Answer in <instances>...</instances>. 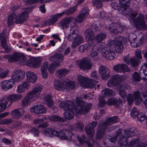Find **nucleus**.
<instances>
[{"mask_svg": "<svg viewBox=\"0 0 147 147\" xmlns=\"http://www.w3.org/2000/svg\"><path fill=\"white\" fill-rule=\"evenodd\" d=\"M102 97L100 96L98 103V106L99 107H104L106 103V101L102 98Z\"/></svg>", "mask_w": 147, "mask_h": 147, "instance_id": "nucleus-57", "label": "nucleus"}, {"mask_svg": "<svg viewBox=\"0 0 147 147\" xmlns=\"http://www.w3.org/2000/svg\"><path fill=\"white\" fill-rule=\"evenodd\" d=\"M16 16L15 13H13L11 14L9 16L7 19V24L9 26L14 24L15 22H16Z\"/></svg>", "mask_w": 147, "mask_h": 147, "instance_id": "nucleus-37", "label": "nucleus"}, {"mask_svg": "<svg viewBox=\"0 0 147 147\" xmlns=\"http://www.w3.org/2000/svg\"><path fill=\"white\" fill-rule=\"evenodd\" d=\"M92 46L88 43L80 46L79 47V51L81 52H83L85 51L88 50Z\"/></svg>", "mask_w": 147, "mask_h": 147, "instance_id": "nucleus-46", "label": "nucleus"}, {"mask_svg": "<svg viewBox=\"0 0 147 147\" xmlns=\"http://www.w3.org/2000/svg\"><path fill=\"white\" fill-rule=\"evenodd\" d=\"M31 11V9L30 8L23 9L22 12L16 20V23H22L24 21L26 20L28 18V13Z\"/></svg>", "mask_w": 147, "mask_h": 147, "instance_id": "nucleus-8", "label": "nucleus"}, {"mask_svg": "<svg viewBox=\"0 0 147 147\" xmlns=\"http://www.w3.org/2000/svg\"><path fill=\"white\" fill-rule=\"evenodd\" d=\"M26 76L27 81L34 83L36 82L37 77L34 73L30 71H28L26 73Z\"/></svg>", "mask_w": 147, "mask_h": 147, "instance_id": "nucleus-35", "label": "nucleus"}, {"mask_svg": "<svg viewBox=\"0 0 147 147\" xmlns=\"http://www.w3.org/2000/svg\"><path fill=\"white\" fill-rule=\"evenodd\" d=\"M133 94L134 99L137 103L136 104H139L142 100L140 93L139 91H136L134 92Z\"/></svg>", "mask_w": 147, "mask_h": 147, "instance_id": "nucleus-38", "label": "nucleus"}, {"mask_svg": "<svg viewBox=\"0 0 147 147\" xmlns=\"http://www.w3.org/2000/svg\"><path fill=\"white\" fill-rule=\"evenodd\" d=\"M113 68L114 71L117 72H124L129 71V69L126 65L124 64L115 65L113 66Z\"/></svg>", "mask_w": 147, "mask_h": 147, "instance_id": "nucleus-21", "label": "nucleus"}, {"mask_svg": "<svg viewBox=\"0 0 147 147\" xmlns=\"http://www.w3.org/2000/svg\"><path fill=\"white\" fill-rule=\"evenodd\" d=\"M76 8L75 7H72L67 10L66 12V14L68 15H70L76 11Z\"/></svg>", "mask_w": 147, "mask_h": 147, "instance_id": "nucleus-64", "label": "nucleus"}, {"mask_svg": "<svg viewBox=\"0 0 147 147\" xmlns=\"http://www.w3.org/2000/svg\"><path fill=\"white\" fill-rule=\"evenodd\" d=\"M98 124L97 122L93 121L92 123H89L88 125L85 128V131L88 137L91 138L94 135V131L93 128Z\"/></svg>", "mask_w": 147, "mask_h": 147, "instance_id": "nucleus-14", "label": "nucleus"}, {"mask_svg": "<svg viewBox=\"0 0 147 147\" xmlns=\"http://www.w3.org/2000/svg\"><path fill=\"white\" fill-rule=\"evenodd\" d=\"M72 136V132L69 130L64 129L59 132L58 136L62 139L69 140L71 138Z\"/></svg>", "mask_w": 147, "mask_h": 147, "instance_id": "nucleus-15", "label": "nucleus"}, {"mask_svg": "<svg viewBox=\"0 0 147 147\" xmlns=\"http://www.w3.org/2000/svg\"><path fill=\"white\" fill-rule=\"evenodd\" d=\"M42 91L41 86H39L35 87L28 92L22 100V107H25L29 105L32 102L38 97Z\"/></svg>", "mask_w": 147, "mask_h": 147, "instance_id": "nucleus-4", "label": "nucleus"}, {"mask_svg": "<svg viewBox=\"0 0 147 147\" xmlns=\"http://www.w3.org/2000/svg\"><path fill=\"white\" fill-rule=\"evenodd\" d=\"M107 35L105 33H100L98 34L96 36L95 38L96 41L97 43L101 42L106 37Z\"/></svg>", "mask_w": 147, "mask_h": 147, "instance_id": "nucleus-39", "label": "nucleus"}, {"mask_svg": "<svg viewBox=\"0 0 147 147\" xmlns=\"http://www.w3.org/2000/svg\"><path fill=\"white\" fill-rule=\"evenodd\" d=\"M119 94L120 96L123 99L125 98L126 96V93L124 90L119 89Z\"/></svg>", "mask_w": 147, "mask_h": 147, "instance_id": "nucleus-63", "label": "nucleus"}, {"mask_svg": "<svg viewBox=\"0 0 147 147\" xmlns=\"http://www.w3.org/2000/svg\"><path fill=\"white\" fill-rule=\"evenodd\" d=\"M142 77L141 73L138 74L136 72H135L132 74V78L133 80L136 81H139L141 79V77Z\"/></svg>", "mask_w": 147, "mask_h": 147, "instance_id": "nucleus-47", "label": "nucleus"}, {"mask_svg": "<svg viewBox=\"0 0 147 147\" xmlns=\"http://www.w3.org/2000/svg\"><path fill=\"white\" fill-rule=\"evenodd\" d=\"M84 41V38L81 36L77 35L76 38L73 41L71 47L73 49L75 48L77 46L81 44Z\"/></svg>", "mask_w": 147, "mask_h": 147, "instance_id": "nucleus-33", "label": "nucleus"}, {"mask_svg": "<svg viewBox=\"0 0 147 147\" xmlns=\"http://www.w3.org/2000/svg\"><path fill=\"white\" fill-rule=\"evenodd\" d=\"M65 13V12H63L61 13H57L53 16L46 22V24L50 25L55 24L57 21L58 18L62 16Z\"/></svg>", "mask_w": 147, "mask_h": 147, "instance_id": "nucleus-32", "label": "nucleus"}, {"mask_svg": "<svg viewBox=\"0 0 147 147\" xmlns=\"http://www.w3.org/2000/svg\"><path fill=\"white\" fill-rule=\"evenodd\" d=\"M64 59L63 55L60 53H57L50 56L49 60L51 61L58 63L62 62Z\"/></svg>", "mask_w": 147, "mask_h": 147, "instance_id": "nucleus-25", "label": "nucleus"}, {"mask_svg": "<svg viewBox=\"0 0 147 147\" xmlns=\"http://www.w3.org/2000/svg\"><path fill=\"white\" fill-rule=\"evenodd\" d=\"M142 67L143 68V72L141 73V74L142 76L144 75L145 77V79H147V64L145 63Z\"/></svg>", "mask_w": 147, "mask_h": 147, "instance_id": "nucleus-55", "label": "nucleus"}, {"mask_svg": "<svg viewBox=\"0 0 147 147\" xmlns=\"http://www.w3.org/2000/svg\"><path fill=\"white\" fill-rule=\"evenodd\" d=\"M75 18L72 17L65 18L58 23V26L62 29L67 28L69 27L70 22H73L74 24L75 23Z\"/></svg>", "mask_w": 147, "mask_h": 147, "instance_id": "nucleus-11", "label": "nucleus"}, {"mask_svg": "<svg viewBox=\"0 0 147 147\" xmlns=\"http://www.w3.org/2000/svg\"><path fill=\"white\" fill-rule=\"evenodd\" d=\"M21 55L18 59L19 62L22 65L25 64L26 63H27L26 57L23 54L21 53Z\"/></svg>", "mask_w": 147, "mask_h": 147, "instance_id": "nucleus-48", "label": "nucleus"}, {"mask_svg": "<svg viewBox=\"0 0 147 147\" xmlns=\"http://www.w3.org/2000/svg\"><path fill=\"white\" fill-rule=\"evenodd\" d=\"M119 1L122 13L124 15H129L130 17V21L134 22L138 28L144 30L146 29V25L144 20L143 15L140 14L136 18L138 13L135 11H132L131 9L127 4L129 3L130 0Z\"/></svg>", "mask_w": 147, "mask_h": 147, "instance_id": "nucleus-3", "label": "nucleus"}, {"mask_svg": "<svg viewBox=\"0 0 147 147\" xmlns=\"http://www.w3.org/2000/svg\"><path fill=\"white\" fill-rule=\"evenodd\" d=\"M7 100L6 98H3L1 99L0 102V112L3 111L6 108V105L8 103L7 101Z\"/></svg>", "mask_w": 147, "mask_h": 147, "instance_id": "nucleus-44", "label": "nucleus"}, {"mask_svg": "<svg viewBox=\"0 0 147 147\" xmlns=\"http://www.w3.org/2000/svg\"><path fill=\"white\" fill-rule=\"evenodd\" d=\"M30 110L32 112L37 114L44 113L47 112V109L44 106L41 105H37L30 108Z\"/></svg>", "mask_w": 147, "mask_h": 147, "instance_id": "nucleus-19", "label": "nucleus"}, {"mask_svg": "<svg viewBox=\"0 0 147 147\" xmlns=\"http://www.w3.org/2000/svg\"><path fill=\"white\" fill-rule=\"evenodd\" d=\"M137 133V129L136 128L131 129H130L125 130L124 131L123 135H121L119 140L121 141L123 140L124 138H127L134 136Z\"/></svg>", "mask_w": 147, "mask_h": 147, "instance_id": "nucleus-17", "label": "nucleus"}, {"mask_svg": "<svg viewBox=\"0 0 147 147\" xmlns=\"http://www.w3.org/2000/svg\"><path fill=\"white\" fill-rule=\"evenodd\" d=\"M89 12V10L88 7L85 6L80 11L79 14L76 18V22L80 23H81L85 20L88 16Z\"/></svg>", "mask_w": 147, "mask_h": 147, "instance_id": "nucleus-10", "label": "nucleus"}, {"mask_svg": "<svg viewBox=\"0 0 147 147\" xmlns=\"http://www.w3.org/2000/svg\"><path fill=\"white\" fill-rule=\"evenodd\" d=\"M136 117L138 120L140 121H144L146 119L145 114L143 113H139Z\"/></svg>", "mask_w": 147, "mask_h": 147, "instance_id": "nucleus-56", "label": "nucleus"}, {"mask_svg": "<svg viewBox=\"0 0 147 147\" xmlns=\"http://www.w3.org/2000/svg\"><path fill=\"white\" fill-rule=\"evenodd\" d=\"M138 114V110L135 107L132 109L130 113L131 116L134 118L136 117Z\"/></svg>", "mask_w": 147, "mask_h": 147, "instance_id": "nucleus-52", "label": "nucleus"}, {"mask_svg": "<svg viewBox=\"0 0 147 147\" xmlns=\"http://www.w3.org/2000/svg\"><path fill=\"white\" fill-rule=\"evenodd\" d=\"M75 126L77 128V130H79L80 131H82L84 127L83 124L81 123H78L76 124Z\"/></svg>", "mask_w": 147, "mask_h": 147, "instance_id": "nucleus-62", "label": "nucleus"}, {"mask_svg": "<svg viewBox=\"0 0 147 147\" xmlns=\"http://www.w3.org/2000/svg\"><path fill=\"white\" fill-rule=\"evenodd\" d=\"M42 0H24V2L27 5L34 4L36 3L39 2L41 3L40 1Z\"/></svg>", "mask_w": 147, "mask_h": 147, "instance_id": "nucleus-59", "label": "nucleus"}, {"mask_svg": "<svg viewBox=\"0 0 147 147\" xmlns=\"http://www.w3.org/2000/svg\"><path fill=\"white\" fill-rule=\"evenodd\" d=\"M109 30L111 32L115 34L118 33V30L116 28V24H112L110 25Z\"/></svg>", "mask_w": 147, "mask_h": 147, "instance_id": "nucleus-50", "label": "nucleus"}, {"mask_svg": "<svg viewBox=\"0 0 147 147\" xmlns=\"http://www.w3.org/2000/svg\"><path fill=\"white\" fill-rule=\"evenodd\" d=\"M118 118L116 116L107 119L106 121L104 123L100 121L99 125V128L97 131V135H98V138H101L105 132L108 126L111 125L118 121Z\"/></svg>", "mask_w": 147, "mask_h": 147, "instance_id": "nucleus-5", "label": "nucleus"}, {"mask_svg": "<svg viewBox=\"0 0 147 147\" xmlns=\"http://www.w3.org/2000/svg\"><path fill=\"white\" fill-rule=\"evenodd\" d=\"M137 147L140 146L141 147H145L147 146V145L140 141L138 139L132 140L130 141L128 144V146L129 147H135L136 146Z\"/></svg>", "mask_w": 147, "mask_h": 147, "instance_id": "nucleus-29", "label": "nucleus"}, {"mask_svg": "<svg viewBox=\"0 0 147 147\" xmlns=\"http://www.w3.org/2000/svg\"><path fill=\"white\" fill-rule=\"evenodd\" d=\"M90 62V59L86 57L77 61L76 64L77 66L79 67L80 69L84 70H88L90 69L92 66Z\"/></svg>", "mask_w": 147, "mask_h": 147, "instance_id": "nucleus-7", "label": "nucleus"}, {"mask_svg": "<svg viewBox=\"0 0 147 147\" xmlns=\"http://www.w3.org/2000/svg\"><path fill=\"white\" fill-rule=\"evenodd\" d=\"M130 60V63H131V65L133 66L137 65L139 61V60L137 59L136 57L131 58Z\"/></svg>", "mask_w": 147, "mask_h": 147, "instance_id": "nucleus-51", "label": "nucleus"}, {"mask_svg": "<svg viewBox=\"0 0 147 147\" xmlns=\"http://www.w3.org/2000/svg\"><path fill=\"white\" fill-rule=\"evenodd\" d=\"M42 60V59L40 57L31 58L28 60L27 63L33 67L37 68L40 66Z\"/></svg>", "mask_w": 147, "mask_h": 147, "instance_id": "nucleus-22", "label": "nucleus"}, {"mask_svg": "<svg viewBox=\"0 0 147 147\" xmlns=\"http://www.w3.org/2000/svg\"><path fill=\"white\" fill-rule=\"evenodd\" d=\"M84 34L87 43L92 46L94 43L95 38L92 30L90 29H87L85 31Z\"/></svg>", "mask_w": 147, "mask_h": 147, "instance_id": "nucleus-9", "label": "nucleus"}, {"mask_svg": "<svg viewBox=\"0 0 147 147\" xmlns=\"http://www.w3.org/2000/svg\"><path fill=\"white\" fill-rule=\"evenodd\" d=\"M102 95L100 96L102 97H109L111 96H114L115 95V93L113 91L108 88H106L104 90L101 92Z\"/></svg>", "mask_w": 147, "mask_h": 147, "instance_id": "nucleus-36", "label": "nucleus"}, {"mask_svg": "<svg viewBox=\"0 0 147 147\" xmlns=\"http://www.w3.org/2000/svg\"><path fill=\"white\" fill-rule=\"evenodd\" d=\"M48 119L53 122L61 121L63 122L64 119L63 118H61L60 117L55 115H50L48 116Z\"/></svg>", "mask_w": 147, "mask_h": 147, "instance_id": "nucleus-40", "label": "nucleus"}, {"mask_svg": "<svg viewBox=\"0 0 147 147\" xmlns=\"http://www.w3.org/2000/svg\"><path fill=\"white\" fill-rule=\"evenodd\" d=\"M126 97L128 103L130 105L134 101V99L132 95L131 94H129Z\"/></svg>", "mask_w": 147, "mask_h": 147, "instance_id": "nucleus-61", "label": "nucleus"}, {"mask_svg": "<svg viewBox=\"0 0 147 147\" xmlns=\"http://www.w3.org/2000/svg\"><path fill=\"white\" fill-rule=\"evenodd\" d=\"M30 86V84L28 81H22V83L17 86L16 92L18 93L22 94L24 92L26 89L28 90Z\"/></svg>", "mask_w": 147, "mask_h": 147, "instance_id": "nucleus-16", "label": "nucleus"}, {"mask_svg": "<svg viewBox=\"0 0 147 147\" xmlns=\"http://www.w3.org/2000/svg\"><path fill=\"white\" fill-rule=\"evenodd\" d=\"M100 47L98 45H94L90 53V56L94 61L98 60L99 59V51L100 48Z\"/></svg>", "mask_w": 147, "mask_h": 147, "instance_id": "nucleus-12", "label": "nucleus"}, {"mask_svg": "<svg viewBox=\"0 0 147 147\" xmlns=\"http://www.w3.org/2000/svg\"><path fill=\"white\" fill-rule=\"evenodd\" d=\"M116 83L114 80H112V77L111 79L108 82L107 85L109 87H113L117 85Z\"/></svg>", "mask_w": 147, "mask_h": 147, "instance_id": "nucleus-58", "label": "nucleus"}, {"mask_svg": "<svg viewBox=\"0 0 147 147\" xmlns=\"http://www.w3.org/2000/svg\"><path fill=\"white\" fill-rule=\"evenodd\" d=\"M61 65L60 63H51L48 68V70L51 74L53 73L55 70Z\"/></svg>", "mask_w": 147, "mask_h": 147, "instance_id": "nucleus-43", "label": "nucleus"}, {"mask_svg": "<svg viewBox=\"0 0 147 147\" xmlns=\"http://www.w3.org/2000/svg\"><path fill=\"white\" fill-rule=\"evenodd\" d=\"M99 73L103 80L107 79L109 76V70L104 66H101L100 67Z\"/></svg>", "mask_w": 147, "mask_h": 147, "instance_id": "nucleus-24", "label": "nucleus"}, {"mask_svg": "<svg viewBox=\"0 0 147 147\" xmlns=\"http://www.w3.org/2000/svg\"><path fill=\"white\" fill-rule=\"evenodd\" d=\"M20 55H21L20 53H16L11 55H4L3 56V57L8 59V61L9 62L12 63L18 61Z\"/></svg>", "mask_w": 147, "mask_h": 147, "instance_id": "nucleus-23", "label": "nucleus"}, {"mask_svg": "<svg viewBox=\"0 0 147 147\" xmlns=\"http://www.w3.org/2000/svg\"><path fill=\"white\" fill-rule=\"evenodd\" d=\"M75 101L77 105L76 107L71 101H65L60 103V107L65 111L63 115L65 119L68 120L72 119L75 112L80 114L87 113L92 106L91 104L84 102L82 98L80 97H77Z\"/></svg>", "mask_w": 147, "mask_h": 147, "instance_id": "nucleus-1", "label": "nucleus"}, {"mask_svg": "<svg viewBox=\"0 0 147 147\" xmlns=\"http://www.w3.org/2000/svg\"><path fill=\"white\" fill-rule=\"evenodd\" d=\"M112 80H114L117 85L120 83L121 80L122 76L119 75H116L112 76Z\"/></svg>", "mask_w": 147, "mask_h": 147, "instance_id": "nucleus-49", "label": "nucleus"}, {"mask_svg": "<svg viewBox=\"0 0 147 147\" xmlns=\"http://www.w3.org/2000/svg\"><path fill=\"white\" fill-rule=\"evenodd\" d=\"M128 40L130 42L131 45L133 43H135V40L136 39V36L133 33H131L129 35Z\"/></svg>", "mask_w": 147, "mask_h": 147, "instance_id": "nucleus-53", "label": "nucleus"}, {"mask_svg": "<svg viewBox=\"0 0 147 147\" xmlns=\"http://www.w3.org/2000/svg\"><path fill=\"white\" fill-rule=\"evenodd\" d=\"M70 30V33L66 38L69 41H73L77 37V35L79 34L78 28L76 26V23L71 27Z\"/></svg>", "mask_w": 147, "mask_h": 147, "instance_id": "nucleus-13", "label": "nucleus"}, {"mask_svg": "<svg viewBox=\"0 0 147 147\" xmlns=\"http://www.w3.org/2000/svg\"><path fill=\"white\" fill-rule=\"evenodd\" d=\"M43 133L46 136L52 137L53 135L58 136L59 132L53 128H48L44 130Z\"/></svg>", "mask_w": 147, "mask_h": 147, "instance_id": "nucleus-31", "label": "nucleus"}, {"mask_svg": "<svg viewBox=\"0 0 147 147\" xmlns=\"http://www.w3.org/2000/svg\"><path fill=\"white\" fill-rule=\"evenodd\" d=\"M117 140V138L116 136H106L104 142L105 144L106 143L109 144L110 142L114 143Z\"/></svg>", "mask_w": 147, "mask_h": 147, "instance_id": "nucleus-41", "label": "nucleus"}, {"mask_svg": "<svg viewBox=\"0 0 147 147\" xmlns=\"http://www.w3.org/2000/svg\"><path fill=\"white\" fill-rule=\"evenodd\" d=\"M65 88H68V90H67V92L69 91L70 89H74L75 88V86L77 84V83L71 81H68L65 82Z\"/></svg>", "mask_w": 147, "mask_h": 147, "instance_id": "nucleus-45", "label": "nucleus"}, {"mask_svg": "<svg viewBox=\"0 0 147 147\" xmlns=\"http://www.w3.org/2000/svg\"><path fill=\"white\" fill-rule=\"evenodd\" d=\"M65 82H62L59 80H55L53 83L54 88L57 90L59 91L67 92L68 90V88H65Z\"/></svg>", "mask_w": 147, "mask_h": 147, "instance_id": "nucleus-20", "label": "nucleus"}, {"mask_svg": "<svg viewBox=\"0 0 147 147\" xmlns=\"http://www.w3.org/2000/svg\"><path fill=\"white\" fill-rule=\"evenodd\" d=\"M69 71V69L65 68H62L57 70L55 73V75L59 78H61L65 77Z\"/></svg>", "mask_w": 147, "mask_h": 147, "instance_id": "nucleus-34", "label": "nucleus"}, {"mask_svg": "<svg viewBox=\"0 0 147 147\" xmlns=\"http://www.w3.org/2000/svg\"><path fill=\"white\" fill-rule=\"evenodd\" d=\"M49 63L47 62H45L43 63L41 66V71L47 70L48 68Z\"/></svg>", "mask_w": 147, "mask_h": 147, "instance_id": "nucleus-60", "label": "nucleus"}, {"mask_svg": "<svg viewBox=\"0 0 147 147\" xmlns=\"http://www.w3.org/2000/svg\"><path fill=\"white\" fill-rule=\"evenodd\" d=\"M0 122V124L8 125L12 122V120L11 119H4L1 120Z\"/></svg>", "mask_w": 147, "mask_h": 147, "instance_id": "nucleus-54", "label": "nucleus"}, {"mask_svg": "<svg viewBox=\"0 0 147 147\" xmlns=\"http://www.w3.org/2000/svg\"><path fill=\"white\" fill-rule=\"evenodd\" d=\"M25 73L23 71L18 70L14 72L11 76V78L13 81L19 82L24 78Z\"/></svg>", "mask_w": 147, "mask_h": 147, "instance_id": "nucleus-18", "label": "nucleus"}, {"mask_svg": "<svg viewBox=\"0 0 147 147\" xmlns=\"http://www.w3.org/2000/svg\"><path fill=\"white\" fill-rule=\"evenodd\" d=\"M4 98H7V101L8 103H9V105L10 106L12 102L21 99L22 98V96L20 94H15L5 96Z\"/></svg>", "mask_w": 147, "mask_h": 147, "instance_id": "nucleus-27", "label": "nucleus"}, {"mask_svg": "<svg viewBox=\"0 0 147 147\" xmlns=\"http://www.w3.org/2000/svg\"><path fill=\"white\" fill-rule=\"evenodd\" d=\"M14 83L10 80H7L2 81L1 83V88L4 91H7L13 87Z\"/></svg>", "mask_w": 147, "mask_h": 147, "instance_id": "nucleus-26", "label": "nucleus"}, {"mask_svg": "<svg viewBox=\"0 0 147 147\" xmlns=\"http://www.w3.org/2000/svg\"><path fill=\"white\" fill-rule=\"evenodd\" d=\"M122 101L120 99H117L114 98H111L109 99L107 102L108 105H113L116 107H118L120 105H121Z\"/></svg>", "mask_w": 147, "mask_h": 147, "instance_id": "nucleus-28", "label": "nucleus"}, {"mask_svg": "<svg viewBox=\"0 0 147 147\" xmlns=\"http://www.w3.org/2000/svg\"><path fill=\"white\" fill-rule=\"evenodd\" d=\"M127 40L126 37L123 36H117L113 41L110 40L107 45L102 43L100 48L102 55L108 60L113 59L115 56V54L112 44L114 43L115 49L117 53H120L123 50V44L126 43Z\"/></svg>", "mask_w": 147, "mask_h": 147, "instance_id": "nucleus-2", "label": "nucleus"}, {"mask_svg": "<svg viewBox=\"0 0 147 147\" xmlns=\"http://www.w3.org/2000/svg\"><path fill=\"white\" fill-rule=\"evenodd\" d=\"M77 81L80 85L82 87L88 88L96 89L95 85L97 82L94 80H90L87 78L81 75L78 76Z\"/></svg>", "mask_w": 147, "mask_h": 147, "instance_id": "nucleus-6", "label": "nucleus"}, {"mask_svg": "<svg viewBox=\"0 0 147 147\" xmlns=\"http://www.w3.org/2000/svg\"><path fill=\"white\" fill-rule=\"evenodd\" d=\"M44 99L46 104L49 107H52L53 105V103L51 96L47 95L44 97Z\"/></svg>", "mask_w": 147, "mask_h": 147, "instance_id": "nucleus-42", "label": "nucleus"}, {"mask_svg": "<svg viewBox=\"0 0 147 147\" xmlns=\"http://www.w3.org/2000/svg\"><path fill=\"white\" fill-rule=\"evenodd\" d=\"M25 113L23 109H17L13 110L11 113L12 117L14 118H18L23 115Z\"/></svg>", "mask_w": 147, "mask_h": 147, "instance_id": "nucleus-30", "label": "nucleus"}]
</instances>
